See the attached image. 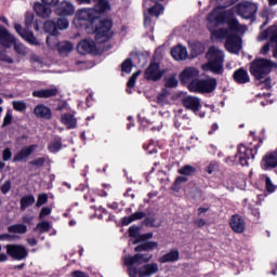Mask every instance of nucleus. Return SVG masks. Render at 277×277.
<instances>
[{"label": "nucleus", "instance_id": "obj_1", "mask_svg": "<svg viewBox=\"0 0 277 277\" xmlns=\"http://www.w3.org/2000/svg\"><path fill=\"white\" fill-rule=\"evenodd\" d=\"M263 146V138H259V143L253 146H246L243 144H239L237 147V153L235 156H228L225 158V163H228L229 166H242V168L250 167V163L254 161V158L256 157L259 153V148Z\"/></svg>", "mask_w": 277, "mask_h": 277}, {"label": "nucleus", "instance_id": "obj_2", "mask_svg": "<svg viewBox=\"0 0 277 277\" xmlns=\"http://www.w3.org/2000/svg\"><path fill=\"white\" fill-rule=\"evenodd\" d=\"M92 25L97 44H105V42H109L114 38V21L111 18L97 16V19Z\"/></svg>", "mask_w": 277, "mask_h": 277}, {"label": "nucleus", "instance_id": "obj_3", "mask_svg": "<svg viewBox=\"0 0 277 277\" xmlns=\"http://www.w3.org/2000/svg\"><path fill=\"white\" fill-rule=\"evenodd\" d=\"M274 66H276V63L271 60L255 58L250 63L249 72L254 77L255 81H261L272 72Z\"/></svg>", "mask_w": 277, "mask_h": 277}, {"label": "nucleus", "instance_id": "obj_4", "mask_svg": "<svg viewBox=\"0 0 277 277\" xmlns=\"http://www.w3.org/2000/svg\"><path fill=\"white\" fill-rule=\"evenodd\" d=\"M208 63L206 64L208 70L214 75H222L224 72V52L215 47H211L206 53Z\"/></svg>", "mask_w": 277, "mask_h": 277}, {"label": "nucleus", "instance_id": "obj_5", "mask_svg": "<svg viewBox=\"0 0 277 277\" xmlns=\"http://www.w3.org/2000/svg\"><path fill=\"white\" fill-rule=\"evenodd\" d=\"M189 92H195L196 94H211L217 89V79L215 78H201L194 80L187 85Z\"/></svg>", "mask_w": 277, "mask_h": 277}, {"label": "nucleus", "instance_id": "obj_6", "mask_svg": "<svg viewBox=\"0 0 277 277\" xmlns=\"http://www.w3.org/2000/svg\"><path fill=\"white\" fill-rule=\"evenodd\" d=\"M256 12H259V6L256 3L245 1L240 2L236 6V13L245 21H252L256 18Z\"/></svg>", "mask_w": 277, "mask_h": 277}, {"label": "nucleus", "instance_id": "obj_7", "mask_svg": "<svg viewBox=\"0 0 277 277\" xmlns=\"http://www.w3.org/2000/svg\"><path fill=\"white\" fill-rule=\"evenodd\" d=\"M163 75H166V70L161 69V65L155 61H150L143 74L145 81H154V83L161 81Z\"/></svg>", "mask_w": 277, "mask_h": 277}, {"label": "nucleus", "instance_id": "obj_8", "mask_svg": "<svg viewBox=\"0 0 277 277\" xmlns=\"http://www.w3.org/2000/svg\"><path fill=\"white\" fill-rule=\"evenodd\" d=\"M69 22L66 18L48 19L43 24V31L50 34V36H57L58 29H68Z\"/></svg>", "mask_w": 277, "mask_h": 277}, {"label": "nucleus", "instance_id": "obj_9", "mask_svg": "<svg viewBox=\"0 0 277 277\" xmlns=\"http://www.w3.org/2000/svg\"><path fill=\"white\" fill-rule=\"evenodd\" d=\"M6 254L13 261H25L29 256V251L23 245L9 243L5 247Z\"/></svg>", "mask_w": 277, "mask_h": 277}, {"label": "nucleus", "instance_id": "obj_10", "mask_svg": "<svg viewBox=\"0 0 277 277\" xmlns=\"http://www.w3.org/2000/svg\"><path fill=\"white\" fill-rule=\"evenodd\" d=\"M229 13L230 11H222L220 8H215L208 14L207 21L210 25H226Z\"/></svg>", "mask_w": 277, "mask_h": 277}, {"label": "nucleus", "instance_id": "obj_11", "mask_svg": "<svg viewBox=\"0 0 277 277\" xmlns=\"http://www.w3.org/2000/svg\"><path fill=\"white\" fill-rule=\"evenodd\" d=\"M75 4L66 0L58 2L54 9V14L60 16L58 18H68V16H75Z\"/></svg>", "mask_w": 277, "mask_h": 277}, {"label": "nucleus", "instance_id": "obj_12", "mask_svg": "<svg viewBox=\"0 0 277 277\" xmlns=\"http://www.w3.org/2000/svg\"><path fill=\"white\" fill-rule=\"evenodd\" d=\"M14 29L28 44H31L32 47H38L40 44V41H38V38L34 35V31L29 30V28H23L21 24H14Z\"/></svg>", "mask_w": 277, "mask_h": 277}, {"label": "nucleus", "instance_id": "obj_13", "mask_svg": "<svg viewBox=\"0 0 277 277\" xmlns=\"http://www.w3.org/2000/svg\"><path fill=\"white\" fill-rule=\"evenodd\" d=\"M242 40L237 34L229 32L225 40V49L229 53H239L241 51Z\"/></svg>", "mask_w": 277, "mask_h": 277}, {"label": "nucleus", "instance_id": "obj_14", "mask_svg": "<svg viewBox=\"0 0 277 277\" xmlns=\"http://www.w3.org/2000/svg\"><path fill=\"white\" fill-rule=\"evenodd\" d=\"M198 77H200V70L196 67H186L181 74H180V81L182 85H189L193 81H198Z\"/></svg>", "mask_w": 277, "mask_h": 277}, {"label": "nucleus", "instance_id": "obj_15", "mask_svg": "<svg viewBox=\"0 0 277 277\" xmlns=\"http://www.w3.org/2000/svg\"><path fill=\"white\" fill-rule=\"evenodd\" d=\"M153 261V254L150 253H136L134 255H128L124 259V265H142V263H150Z\"/></svg>", "mask_w": 277, "mask_h": 277}, {"label": "nucleus", "instance_id": "obj_16", "mask_svg": "<svg viewBox=\"0 0 277 277\" xmlns=\"http://www.w3.org/2000/svg\"><path fill=\"white\" fill-rule=\"evenodd\" d=\"M76 16L78 21H87L91 25H94L98 21V12L93 9H80L77 11Z\"/></svg>", "mask_w": 277, "mask_h": 277}, {"label": "nucleus", "instance_id": "obj_17", "mask_svg": "<svg viewBox=\"0 0 277 277\" xmlns=\"http://www.w3.org/2000/svg\"><path fill=\"white\" fill-rule=\"evenodd\" d=\"M36 148H38V145L36 144L25 146L14 155L13 163H18V161H27V159H29V157L36 153Z\"/></svg>", "mask_w": 277, "mask_h": 277}, {"label": "nucleus", "instance_id": "obj_18", "mask_svg": "<svg viewBox=\"0 0 277 277\" xmlns=\"http://www.w3.org/2000/svg\"><path fill=\"white\" fill-rule=\"evenodd\" d=\"M229 226L232 230L238 235L246 233V220H243L239 214L232 215L229 219Z\"/></svg>", "mask_w": 277, "mask_h": 277}, {"label": "nucleus", "instance_id": "obj_19", "mask_svg": "<svg viewBox=\"0 0 277 277\" xmlns=\"http://www.w3.org/2000/svg\"><path fill=\"white\" fill-rule=\"evenodd\" d=\"M261 168L262 170H275V168H277V154L274 150L263 156Z\"/></svg>", "mask_w": 277, "mask_h": 277}, {"label": "nucleus", "instance_id": "obj_20", "mask_svg": "<svg viewBox=\"0 0 277 277\" xmlns=\"http://www.w3.org/2000/svg\"><path fill=\"white\" fill-rule=\"evenodd\" d=\"M77 51L80 55H88L89 53L96 52V42L93 40H81L77 45Z\"/></svg>", "mask_w": 277, "mask_h": 277}, {"label": "nucleus", "instance_id": "obj_21", "mask_svg": "<svg viewBox=\"0 0 277 277\" xmlns=\"http://www.w3.org/2000/svg\"><path fill=\"white\" fill-rule=\"evenodd\" d=\"M0 44L5 47V49H10L13 44H16V38L10 34L8 28L0 25Z\"/></svg>", "mask_w": 277, "mask_h": 277}, {"label": "nucleus", "instance_id": "obj_22", "mask_svg": "<svg viewBox=\"0 0 277 277\" xmlns=\"http://www.w3.org/2000/svg\"><path fill=\"white\" fill-rule=\"evenodd\" d=\"M182 105L185 107V109H188L189 111H200V108L202 105L200 104V98L194 97V96H186L182 100Z\"/></svg>", "mask_w": 277, "mask_h": 277}, {"label": "nucleus", "instance_id": "obj_23", "mask_svg": "<svg viewBox=\"0 0 277 277\" xmlns=\"http://www.w3.org/2000/svg\"><path fill=\"white\" fill-rule=\"evenodd\" d=\"M34 114L36 118H40L42 120H51V118H53V113L51 111V108L44 104H38L37 106H35Z\"/></svg>", "mask_w": 277, "mask_h": 277}, {"label": "nucleus", "instance_id": "obj_24", "mask_svg": "<svg viewBox=\"0 0 277 277\" xmlns=\"http://www.w3.org/2000/svg\"><path fill=\"white\" fill-rule=\"evenodd\" d=\"M233 79L235 83H239L240 85L250 83V75H248V70H246L243 67H240L234 71Z\"/></svg>", "mask_w": 277, "mask_h": 277}, {"label": "nucleus", "instance_id": "obj_25", "mask_svg": "<svg viewBox=\"0 0 277 277\" xmlns=\"http://www.w3.org/2000/svg\"><path fill=\"white\" fill-rule=\"evenodd\" d=\"M57 94H60L57 88L36 90L32 92L35 98H52L53 96H57Z\"/></svg>", "mask_w": 277, "mask_h": 277}, {"label": "nucleus", "instance_id": "obj_26", "mask_svg": "<svg viewBox=\"0 0 277 277\" xmlns=\"http://www.w3.org/2000/svg\"><path fill=\"white\" fill-rule=\"evenodd\" d=\"M34 11L36 12L37 16H40V18H49V16H51V13L53 12L51 8L47 6V4H44L43 2H35Z\"/></svg>", "mask_w": 277, "mask_h": 277}, {"label": "nucleus", "instance_id": "obj_27", "mask_svg": "<svg viewBox=\"0 0 277 277\" xmlns=\"http://www.w3.org/2000/svg\"><path fill=\"white\" fill-rule=\"evenodd\" d=\"M93 10L97 12V16L105 14V12L111 11V4H109V0H93Z\"/></svg>", "mask_w": 277, "mask_h": 277}, {"label": "nucleus", "instance_id": "obj_28", "mask_svg": "<svg viewBox=\"0 0 277 277\" xmlns=\"http://www.w3.org/2000/svg\"><path fill=\"white\" fill-rule=\"evenodd\" d=\"M157 272H159V264L157 263L145 264L143 267L138 269V276L148 277V276H153V274H157Z\"/></svg>", "mask_w": 277, "mask_h": 277}, {"label": "nucleus", "instance_id": "obj_29", "mask_svg": "<svg viewBox=\"0 0 277 277\" xmlns=\"http://www.w3.org/2000/svg\"><path fill=\"white\" fill-rule=\"evenodd\" d=\"M181 259V253L177 249H172L170 252L163 254L158 259L160 263H176Z\"/></svg>", "mask_w": 277, "mask_h": 277}, {"label": "nucleus", "instance_id": "obj_30", "mask_svg": "<svg viewBox=\"0 0 277 277\" xmlns=\"http://www.w3.org/2000/svg\"><path fill=\"white\" fill-rule=\"evenodd\" d=\"M159 248V242L157 241H146L142 242L134 248V252H153Z\"/></svg>", "mask_w": 277, "mask_h": 277}, {"label": "nucleus", "instance_id": "obj_31", "mask_svg": "<svg viewBox=\"0 0 277 277\" xmlns=\"http://www.w3.org/2000/svg\"><path fill=\"white\" fill-rule=\"evenodd\" d=\"M62 124L66 126V129H77V118L70 113H65L61 116Z\"/></svg>", "mask_w": 277, "mask_h": 277}, {"label": "nucleus", "instance_id": "obj_32", "mask_svg": "<svg viewBox=\"0 0 277 277\" xmlns=\"http://www.w3.org/2000/svg\"><path fill=\"white\" fill-rule=\"evenodd\" d=\"M171 55L176 62H182L187 57V48L183 45H176L171 50Z\"/></svg>", "mask_w": 277, "mask_h": 277}, {"label": "nucleus", "instance_id": "obj_33", "mask_svg": "<svg viewBox=\"0 0 277 277\" xmlns=\"http://www.w3.org/2000/svg\"><path fill=\"white\" fill-rule=\"evenodd\" d=\"M225 24L228 26L227 29H229V34H233V31H239V21L235 18L233 11H229V15L225 19Z\"/></svg>", "mask_w": 277, "mask_h": 277}, {"label": "nucleus", "instance_id": "obj_34", "mask_svg": "<svg viewBox=\"0 0 277 277\" xmlns=\"http://www.w3.org/2000/svg\"><path fill=\"white\" fill-rule=\"evenodd\" d=\"M146 215V212H135L131 214L130 216H124L121 219L122 226H129V224H132V222H135L137 220H144V216Z\"/></svg>", "mask_w": 277, "mask_h": 277}, {"label": "nucleus", "instance_id": "obj_35", "mask_svg": "<svg viewBox=\"0 0 277 277\" xmlns=\"http://www.w3.org/2000/svg\"><path fill=\"white\" fill-rule=\"evenodd\" d=\"M209 31H210L212 38H215V40H224L230 34V29H228V28H220V29L209 28Z\"/></svg>", "mask_w": 277, "mask_h": 277}, {"label": "nucleus", "instance_id": "obj_36", "mask_svg": "<svg viewBox=\"0 0 277 277\" xmlns=\"http://www.w3.org/2000/svg\"><path fill=\"white\" fill-rule=\"evenodd\" d=\"M36 202V197L32 194L25 195L21 198V211H26L28 207H31Z\"/></svg>", "mask_w": 277, "mask_h": 277}, {"label": "nucleus", "instance_id": "obj_37", "mask_svg": "<svg viewBox=\"0 0 277 277\" xmlns=\"http://www.w3.org/2000/svg\"><path fill=\"white\" fill-rule=\"evenodd\" d=\"M48 150L53 155L60 153V150H62V137L55 136L54 140L49 143Z\"/></svg>", "mask_w": 277, "mask_h": 277}, {"label": "nucleus", "instance_id": "obj_38", "mask_svg": "<svg viewBox=\"0 0 277 277\" xmlns=\"http://www.w3.org/2000/svg\"><path fill=\"white\" fill-rule=\"evenodd\" d=\"M163 83L166 90L179 88V79L176 78V74L164 77Z\"/></svg>", "mask_w": 277, "mask_h": 277}, {"label": "nucleus", "instance_id": "obj_39", "mask_svg": "<svg viewBox=\"0 0 277 277\" xmlns=\"http://www.w3.org/2000/svg\"><path fill=\"white\" fill-rule=\"evenodd\" d=\"M189 179L187 176L179 175L171 186V192H181V187H183V183H187Z\"/></svg>", "mask_w": 277, "mask_h": 277}, {"label": "nucleus", "instance_id": "obj_40", "mask_svg": "<svg viewBox=\"0 0 277 277\" xmlns=\"http://www.w3.org/2000/svg\"><path fill=\"white\" fill-rule=\"evenodd\" d=\"M9 233H16L17 235H25L27 233V225L23 223L14 224L8 227Z\"/></svg>", "mask_w": 277, "mask_h": 277}, {"label": "nucleus", "instance_id": "obj_41", "mask_svg": "<svg viewBox=\"0 0 277 277\" xmlns=\"http://www.w3.org/2000/svg\"><path fill=\"white\" fill-rule=\"evenodd\" d=\"M172 93L168 89H162L161 92L157 95V104L158 105H166L168 103V97Z\"/></svg>", "mask_w": 277, "mask_h": 277}, {"label": "nucleus", "instance_id": "obj_42", "mask_svg": "<svg viewBox=\"0 0 277 277\" xmlns=\"http://www.w3.org/2000/svg\"><path fill=\"white\" fill-rule=\"evenodd\" d=\"M177 172L182 176H192V174H195L196 168L190 164H185L184 167L179 169Z\"/></svg>", "mask_w": 277, "mask_h": 277}, {"label": "nucleus", "instance_id": "obj_43", "mask_svg": "<svg viewBox=\"0 0 277 277\" xmlns=\"http://www.w3.org/2000/svg\"><path fill=\"white\" fill-rule=\"evenodd\" d=\"M131 70H133V60L129 57L121 63V72L129 75Z\"/></svg>", "mask_w": 277, "mask_h": 277}, {"label": "nucleus", "instance_id": "obj_44", "mask_svg": "<svg viewBox=\"0 0 277 277\" xmlns=\"http://www.w3.org/2000/svg\"><path fill=\"white\" fill-rule=\"evenodd\" d=\"M49 233V230H51V224H49V222L43 221L37 224L36 227H34V232L35 233Z\"/></svg>", "mask_w": 277, "mask_h": 277}, {"label": "nucleus", "instance_id": "obj_45", "mask_svg": "<svg viewBox=\"0 0 277 277\" xmlns=\"http://www.w3.org/2000/svg\"><path fill=\"white\" fill-rule=\"evenodd\" d=\"M36 15L32 12H26L25 14V19H24V25L25 29H31V25H34Z\"/></svg>", "mask_w": 277, "mask_h": 277}, {"label": "nucleus", "instance_id": "obj_46", "mask_svg": "<svg viewBox=\"0 0 277 277\" xmlns=\"http://www.w3.org/2000/svg\"><path fill=\"white\" fill-rule=\"evenodd\" d=\"M163 12V4L156 3L154 6L148 9L149 16H159Z\"/></svg>", "mask_w": 277, "mask_h": 277}, {"label": "nucleus", "instance_id": "obj_47", "mask_svg": "<svg viewBox=\"0 0 277 277\" xmlns=\"http://www.w3.org/2000/svg\"><path fill=\"white\" fill-rule=\"evenodd\" d=\"M220 170V162L216 160L210 161V163L205 168V172L208 174H213V172H217Z\"/></svg>", "mask_w": 277, "mask_h": 277}, {"label": "nucleus", "instance_id": "obj_48", "mask_svg": "<svg viewBox=\"0 0 277 277\" xmlns=\"http://www.w3.org/2000/svg\"><path fill=\"white\" fill-rule=\"evenodd\" d=\"M74 49H75V45H72V42L66 41L65 43L58 47V52L70 53V51H72Z\"/></svg>", "mask_w": 277, "mask_h": 277}, {"label": "nucleus", "instance_id": "obj_49", "mask_svg": "<svg viewBox=\"0 0 277 277\" xmlns=\"http://www.w3.org/2000/svg\"><path fill=\"white\" fill-rule=\"evenodd\" d=\"M140 226L137 225H132L129 227L128 233H129V237H131L132 239L137 240V237H140Z\"/></svg>", "mask_w": 277, "mask_h": 277}, {"label": "nucleus", "instance_id": "obj_50", "mask_svg": "<svg viewBox=\"0 0 277 277\" xmlns=\"http://www.w3.org/2000/svg\"><path fill=\"white\" fill-rule=\"evenodd\" d=\"M12 105L15 111H25L27 109V103L24 101H13Z\"/></svg>", "mask_w": 277, "mask_h": 277}, {"label": "nucleus", "instance_id": "obj_51", "mask_svg": "<svg viewBox=\"0 0 277 277\" xmlns=\"http://www.w3.org/2000/svg\"><path fill=\"white\" fill-rule=\"evenodd\" d=\"M142 75V70L135 71L130 79L127 82V88H135V83L137 81V78Z\"/></svg>", "mask_w": 277, "mask_h": 277}, {"label": "nucleus", "instance_id": "obj_52", "mask_svg": "<svg viewBox=\"0 0 277 277\" xmlns=\"http://www.w3.org/2000/svg\"><path fill=\"white\" fill-rule=\"evenodd\" d=\"M29 166H35V168H43L44 163H47V158L40 157L35 160H30Z\"/></svg>", "mask_w": 277, "mask_h": 277}, {"label": "nucleus", "instance_id": "obj_53", "mask_svg": "<svg viewBox=\"0 0 277 277\" xmlns=\"http://www.w3.org/2000/svg\"><path fill=\"white\" fill-rule=\"evenodd\" d=\"M14 51L17 53V55H27V48H25V45L22 43H15Z\"/></svg>", "mask_w": 277, "mask_h": 277}, {"label": "nucleus", "instance_id": "obj_54", "mask_svg": "<svg viewBox=\"0 0 277 277\" xmlns=\"http://www.w3.org/2000/svg\"><path fill=\"white\" fill-rule=\"evenodd\" d=\"M49 202V195L40 194L37 199L36 207H42V205H47Z\"/></svg>", "mask_w": 277, "mask_h": 277}, {"label": "nucleus", "instance_id": "obj_55", "mask_svg": "<svg viewBox=\"0 0 277 277\" xmlns=\"http://www.w3.org/2000/svg\"><path fill=\"white\" fill-rule=\"evenodd\" d=\"M143 148L147 151V155H157V147L153 143L143 145Z\"/></svg>", "mask_w": 277, "mask_h": 277}, {"label": "nucleus", "instance_id": "obj_56", "mask_svg": "<svg viewBox=\"0 0 277 277\" xmlns=\"http://www.w3.org/2000/svg\"><path fill=\"white\" fill-rule=\"evenodd\" d=\"M12 110H8L3 118L2 127H10V124H12Z\"/></svg>", "mask_w": 277, "mask_h": 277}, {"label": "nucleus", "instance_id": "obj_57", "mask_svg": "<svg viewBox=\"0 0 277 277\" xmlns=\"http://www.w3.org/2000/svg\"><path fill=\"white\" fill-rule=\"evenodd\" d=\"M155 222H157V219H155L154 216H147L144 220V225L149 228H157V225H155Z\"/></svg>", "mask_w": 277, "mask_h": 277}, {"label": "nucleus", "instance_id": "obj_58", "mask_svg": "<svg viewBox=\"0 0 277 277\" xmlns=\"http://www.w3.org/2000/svg\"><path fill=\"white\" fill-rule=\"evenodd\" d=\"M265 185H266V192H269L273 194V192H276V186H274V183H272V179L269 176H265Z\"/></svg>", "mask_w": 277, "mask_h": 277}, {"label": "nucleus", "instance_id": "obj_59", "mask_svg": "<svg viewBox=\"0 0 277 277\" xmlns=\"http://www.w3.org/2000/svg\"><path fill=\"white\" fill-rule=\"evenodd\" d=\"M128 267V276L130 277H137L140 276V269L137 267H133V265H127Z\"/></svg>", "mask_w": 277, "mask_h": 277}, {"label": "nucleus", "instance_id": "obj_60", "mask_svg": "<svg viewBox=\"0 0 277 277\" xmlns=\"http://www.w3.org/2000/svg\"><path fill=\"white\" fill-rule=\"evenodd\" d=\"M271 44H275L273 50V56L277 57V30L273 32L271 38Z\"/></svg>", "mask_w": 277, "mask_h": 277}, {"label": "nucleus", "instance_id": "obj_61", "mask_svg": "<svg viewBox=\"0 0 277 277\" xmlns=\"http://www.w3.org/2000/svg\"><path fill=\"white\" fill-rule=\"evenodd\" d=\"M274 31H277V30H274L273 27H269L268 29L264 30L261 32V36H262V39L265 40L267 38H271L272 39V36H274Z\"/></svg>", "mask_w": 277, "mask_h": 277}, {"label": "nucleus", "instance_id": "obj_62", "mask_svg": "<svg viewBox=\"0 0 277 277\" xmlns=\"http://www.w3.org/2000/svg\"><path fill=\"white\" fill-rule=\"evenodd\" d=\"M12 189V182L6 181L4 184L1 185L0 192L2 194H8Z\"/></svg>", "mask_w": 277, "mask_h": 277}, {"label": "nucleus", "instance_id": "obj_63", "mask_svg": "<svg viewBox=\"0 0 277 277\" xmlns=\"http://www.w3.org/2000/svg\"><path fill=\"white\" fill-rule=\"evenodd\" d=\"M51 208L49 207H43L39 213V220H43V217H47L51 213Z\"/></svg>", "mask_w": 277, "mask_h": 277}, {"label": "nucleus", "instance_id": "obj_64", "mask_svg": "<svg viewBox=\"0 0 277 277\" xmlns=\"http://www.w3.org/2000/svg\"><path fill=\"white\" fill-rule=\"evenodd\" d=\"M71 277H90V275L83 271H74Z\"/></svg>", "mask_w": 277, "mask_h": 277}]
</instances>
